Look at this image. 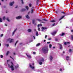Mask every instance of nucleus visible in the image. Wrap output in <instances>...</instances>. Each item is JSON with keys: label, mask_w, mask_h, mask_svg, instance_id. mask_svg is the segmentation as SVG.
Here are the masks:
<instances>
[{"label": "nucleus", "mask_w": 73, "mask_h": 73, "mask_svg": "<svg viewBox=\"0 0 73 73\" xmlns=\"http://www.w3.org/2000/svg\"><path fill=\"white\" fill-rule=\"evenodd\" d=\"M42 51L44 53H47L48 52V48L47 47H44L42 49Z\"/></svg>", "instance_id": "obj_1"}, {"label": "nucleus", "mask_w": 73, "mask_h": 73, "mask_svg": "<svg viewBox=\"0 0 73 73\" xmlns=\"http://www.w3.org/2000/svg\"><path fill=\"white\" fill-rule=\"evenodd\" d=\"M10 65H11V66H10ZM8 65L9 68H11V70H12L13 71L14 70V68L13 67L14 65L12 62H11L10 63V64H8Z\"/></svg>", "instance_id": "obj_2"}, {"label": "nucleus", "mask_w": 73, "mask_h": 73, "mask_svg": "<svg viewBox=\"0 0 73 73\" xmlns=\"http://www.w3.org/2000/svg\"><path fill=\"white\" fill-rule=\"evenodd\" d=\"M44 60L43 58H41L40 59V60H39V64L40 65H41L42 64V62H44Z\"/></svg>", "instance_id": "obj_3"}, {"label": "nucleus", "mask_w": 73, "mask_h": 73, "mask_svg": "<svg viewBox=\"0 0 73 73\" xmlns=\"http://www.w3.org/2000/svg\"><path fill=\"white\" fill-rule=\"evenodd\" d=\"M7 41L10 43L12 42H13V39L10 38H8L7 39Z\"/></svg>", "instance_id": "obj_4"}, {"label": "nucleus", "mask_w": 73, "mask_h": 73, "mask_svg": "<svg viewBox=\"0 0 73 73\" xmlns=\"http://www.w3.org/2000/svg\"><path fill=\"white\" fill-rule=\"evenodd\" d=\"M40 26V27H42V25H41V24H38V30L39 31H40V28H39Z\"/></svg>", "instance_id": "obj_5"}, {"label": "nucleus", "mask_w": 73, "mask_h": 73, "mask_svg": "<svg viewBox=\"0 0 73 73\" xmlns=\"http://www.w3.org/2000/svg\"><path fill=\"white\" fill-rule=\"evenodd\" d=\"M58 44V45H59L60 46V49H62V44L59 43Z\"/></svg>", "instance_id": "obj_6"}, {"label": "nucleus", "mask_w": 73, "mask_h": 73, "mask_svg": "<svg viewBox=\"0 0 73 73\" xmlns=\"http://www.w3.org/2000/svg\"><path fill=\"white\" fill-rule=\"evenodd\" d=\"M26 55L27 56V57H28L29 58H31V55H29L27 54H26Z\"/></svg>", "instance_id": "obj_7"}, {"label": "nucleus", "mask_w": 73, "mask_h": 73, "mask_svg": "<svg viewBox=\"0 0 73 73\" xmlns=\"http://www.w3.org/2000/svg\"><path fill=\"white\" fill-rule=\"evenodd\" d=\"M22 17L21 16H19L16 17V19H21Z\"/></svg>", "instance_id": "obj_8"}, {"label": "nucleus", "mask_w": 73, "mask_h": 73, "mask_svg": "<svg viewBox=\"0 0 73 73\" xmlns=\"http://www.w3.org/2000/svg\"><path fill=\"white\" fill-rule=\"evenodd\" d=\"M56 31H55L53 33H51V34L52 35V36H54V35L55 34H56Z\"/></svg>", "instance_id": "obj_9"}, {"label": "nucleus", "mask_w": 73, "mask_h": 73, "mask_svg": "<svg viewBox=\"0 0 73 73\" xmlns=\"http://www.w3.org/2000/svg\"><path fill=\"white\" fill-rule=\"evenodd\" d=\"M13 4H14V2H11L10 3V6H12V5H13Z\"/></svg>", "instance_id": "obj_10"}, {"label": "nucleus", "mask_w": 73, "mask_h": 73, "mask_svg": "<svg viewBox=\"0 0 73 73\" xmlns=\"http://www.w3.org/2000/svg\"><path fill=\"white\" fill-rule=\"evenodd\" d=\"M29 66L32 69H33L35 68V67L34 66H32L31 64L29 65Z\"/></svg>", "instance_id": "obj_11"}, {"label": "nucleus", "mask_w": 73, "mask_h": 73, "mask_svg": "<svg viewBox=\"0 0 73 73\" xmlns=\"http://www.w3.org/2000/svg\"><path fill=\"white\" fill-rule=\"evenodd\" d=\"M31 13H33V12H34V10L32 8L31 9Z\"/></svg>", "instance_id": "obj_12"}, {"label": "nucleus", "mask_w": 73, "mask_h": 73, "mask_svg": "<svg viewBox=\"0 0 73 73\" xmlns=\"http://www.w3.org/2000/svg\"><path fill=\"white\" fill-rule=\"evenodd\" d=\"M42 31H44V30L45 29H46V28H45V27H42Z\"/></svg>", "instance_id": "obj_13"}, {"label": "nucleus", "mask_w": 73, "mask_h": 73, "mask_svg": "<svg viewBox=\"0 0 73 73\" xmlns=\"http://www.w3.org/2000/svg\"><path fill=\"white\" fill-rule=\"evenodd\" d=\"M16 30H17V29H15V31H14L13 32V34H12V36H13V35H14V34H15V32L16 31Z\"/></svg>", "instance_id": "obj_14"}, {"label": "nucleus", "mask_w": 73, "mask_h": 73, "mask_svg": "<svg viewBox=\"0 0 73 73\" xmlns=\"http://www.w3.org/2000/svg\"><path fill=\"white\" fill-rule=\"evenodd\" d=\"M64 17H65V16H63L62 17H61L60 18L59 20V21H60V20H62V19L63 18H64Z\"/></svg>", "instance_id": "obj_15"}, {"label": "nucleus", "mask_w": 73, "mask_h": 73, "mask_svg": "<svg viewBox=\"0 0 73 73\" xmlns=\"http://www.w3.org/2000/svg\"><path fill=\"white\" fill-rule=\"evenodd\" d=\"M67 44H70V42H65L64 43V44L65 45H66Z\"/></svg>", "instance_id": "obj_16"}, {"label": "nucleus", "mask_w": 73, "mask_h": 73, "mask_svg": "<svg viewBox=\"0 0 73 73\" xmlns=\"http://www.w3.org/2000/svg\"><path fill=\"white\" fill-rule=\"evenodd\" d=\"M50 58L51 61L53 59V57L51 56H50Z\"/></svg>", "instance_id": "obj_17"}, {"label": "nucleus", "mask_w": 73, "mask_h": 73, "mask_svg": "<svg viewBox=\"0 0 73 73\" xmlns=\"http://www.w3.org/2000/svg\"><path fill=\"white\" fill-rule=\"evenodd\" d=\"M50 22H51L52 23H54V22H56V21L54 20H52L50 21Z\"/></svg>", "instance_id": "obj_18"}, {"label": "nucleus", "mask_w": 73, "mask_h": 73, "mask_svg": "<svg viewBox=\"0 0 73 73\" xmlns=\"http://www.w3.org/2000/svg\"><path fill=\"white\" fill-rule=\"evenodd\" d=\"M28 31L29 32H31L32 31V30L31 29H29L28 30Z\"/></svg>", "instance_id": "obj_19"}, {"label": "nucleus", "mask_w": 73, "mask_h": 73, "mask_svg": "<svg viewBox=\"0 0 73 73\" xmlns=\"http://www.w3.org/2000/svg\"><path fill=\"white\" fill-rule=\"evenodd\" d=\"M9 53V51H7V53L6 54V55L7 56L8 55V54Z\"/></svg>", "instance_id": "obj_20"}, {"label": "nucleus", "mask_w": 73, "mask_h": 73, "mask_svg": "<svg viewBox=\"0 0 73 73\" xmlns=\"http://www.w3.org/2000/svg\"><path fill=\"white\" fill-rule=\"evenodd\" d=\"M65 35V33H62V34H60V35L61 36H64V35Z\"/></svg>", "instance_id": "obj_21"}, {"label": "nucleus", "mask_w": 73, "mask_h": 73, "mask_svg": "<svg viewBox=\"0 0 73 73\" xmlns=\"http://www.w3.org/2000/svg\"><path fill=\"white\" fill-rule=\"evenodd\" d=\"M26 18H27V19H29V16H28V15H27L26 16Z\"/></svg>", "instance_id": "obj_22"}, {"label": "nucleus", "mask_w": 73, "mask_h": 73, "mask_svg": "<svg viewBox=\"0 0 73 73\" xmlns=\"http://www.w3.org/2000/svg\"><path fill=\"white\" fill-rule=\"evenodd\" d=\"M40 43H38L36 45V46H40Z\"/></svg>", "instance_id": "obj_23"}, {"label": "nucleus", "mask_w": 73, "mask_h": 73, "mask_svg": "<svg viewBox=\"0 0 73 73\" xmlns=\"http://www.w3.org/2000/svg\"><path fill=\"white\" fill-rule=\"evenodd\" d=\"M69 56H66V60H69Z\"/></svg>", "instance_id": "obj_24"}, {"label": "nucleus", "mask_w": 73, "mask_h": 73, "mask_svg": "<svg viewBox=\"0 0 73 73\" xmlns=\"http://www.w3.org/2000/svg\"><path fill=\"white\" fill-rule=\"evenodd\" d=\"M19 66L18 65H17L16 66H15V68H19Z\"/></svg>", "instance_id": "obj_25"}, {"label": "nucleus", "mask_w": 73, "mask_h": 73, "mask_svg": "<svg viewBox=\"0 0 73 73\" xmlns=\"http://www.w3.org/2000/svg\"><path fill=\"white\" fill-rule=\"evenodd\" d=\"M36 36H38V32H37V31H36Z\"/></svg>", "instance_id": "obj_26"}, {"label": "nucleus", "mask_w": 73, "mask_h": 73, "mask_svg": "<svg viewBox=\"0 0 73 73\" xmlns=\"http://www.w3.org/2000/svg\"><path fill=\"white\" fill-rule=\"evenodd\" d=\"M42 20H44V21H48V20H46V19H43Z\"/></svg>", "instance_id": "obj_27"}, {"label": "nucleus", "mask_w": 73, "mask_h": 73, "mask_svg": "<svg viewBox=\"0 0 73 73\" xmlns=\"http://www.w3.org/2000/svg\"><path fill=\"white\" fill-rule=\"evenodd\" d=\"M42 20H44V21H48V20H46V19H43Z\"/></svg>", "instance_id": "obj_28"}, {"label": "nucleus", "mask_w": 73, "mask_h": 73, "mask_svg": "<svg viewBox=\"0 0 73 73\" xmlns=\"http://www.w3.org/2000/svg\"><path fill=\"white\" fill-rule=\"evenodd\" d=\"M19 42V41L18 40H17V41L16 42V43L15 44V46H16V44H17V42Z\"/></svg>", "instance_id": "obj_29"}, {"label": "nucleus", "mask_w": 73, "mask_h": 73, "mask_svg": "<svg viewBox=\"0 0 73 73\" xmlns=\"http://www.w3.org/2000/svg\"><path fill=\"white\" fill-rule=\"evenodd\" d=\"M29 6L30 7H31V6H32V4L31 3L29 4Z\"/></svg>", "instance_id": "obj_30"}, {"label": "nucleus", "mask_w": 73, "mask_h": 73, "mask_svg": "<svg viewBox=\"0 0 73 73\" xmlns=\"http://www.w3.org/2000/svg\"><path fill=\"white\" fill-rule=\"evenodd\" d=\"M26 8L27 9V10H28L29 9V7L28 6H26Z\"/></svg>", "instance_id": "obj_31"}, {"label": "nucleus", "mask_w": 73, "mask_h": 73, "mask_svg": "<svg viewBox=\"0 0 73 73\" xmlns=\"http://www.w3.org/2000/svg\"><path fill=\"white\" fill-rule=\"evenodd\" d=\"M2 22H3L2 19L1 18H0V23H2Z\"/></svg>", "instance_id": "obj_32"}, {"label": "nucleus", "mask_w": 73, "mask_h": 73, "mask_svg": "<svg viewBox=\"0 0 73 73\" xmlns=\"http://www.w3.org/2000/svg\"><path fill=\"white\" fill-rule=\"evenodd\" d=\"M52 44H50L49 45V48H51V47H52Z\"/></svg>", "instance_id": "obj_33"}, {"label": "nucleus", "mask_w": 73, "mask_h": 73, "mask_svg": "<svg viewBox=\"0 0 73 73\" xmlns=\"http://www.w3.org/2000/svg\"><path fill=\"white\" fill-rule=\"evenodd\" d=\"M7 20L8 21H9V18H8V17L7 18Z\"/></svg>", "instance_id": "obj_34"}, {"label": "nucleus", "mask_w": 73, "mask_h": 73, "mask_svg": "<svg viewBox=\"0 0 73 73\" xmlns=\"http://www.w3.org/2000/svg\"><path fill=\"white\" fill-rule=\"evenodd\" d=\"M71 40H73V35H72L71 36Z\"/></svg>", "instance_id": "obj_35"}, {"label": "nucleus", "mask_w": 73, "mask_h": 73, "mask_svg": "<svg viewBox=\"0 0 73 73\" xmlns=\"http://www.w3.org/2000/svg\"><path fill=\"white\" fill-rule=\"evenodd\" d=\"M37 20H38V21H41V20L38 19H37Z\"/></svg>", "instance_id": "obj_36"}, {"label": "nucleus", "mask_w": 73, "mask_h": 73, "mask_svg": "<svg viewBox=\"0 0 73 73\" xmlns=\"http://www.w3.org/2000/svg\"><path fill=\"white\" fill-rule=\"evenodd\" d=\"M72 50L71 49H70L69 50V52H71V51H72Z\"/></svg>", "instance_id": "obj_37"}, {"label": "nucleus", "mask_w": 73, "mask_h": 73, "mask_svg": "<svg viewBox=\"0 0 73 73\" xmlns=\"http://www.w3.org/2000/svg\"><path fill=\"white\" fill-rule=\"evenodd\" d=\"M21 1H22V4H24V2H23V0H21Z\"/></svg>", "instance_id": "obj_38"}, {"label": "nucleus", "mask_w": 73, "mask_h": 73, "mask_svg": "<svg viewBox=\"0 0 73 73\" xmlns=\"http://www.w3.org/2000/svg\"><path fill=\"white\" fill-rule=\"evenodd\" d=\"M61 13H63V14H65V13L64 12V11L61 12Z\"/></svg>", "instance_id": "obj_39"}, {"label": "nucleus", "mask_w": 73, "mask_h": 73, "mask_svg": "<svg viewBox=\"0 0 73 73\" xmlns=\"http://www.w3.org/2000/svg\"><path fill=\"white\" fill-rule=\"evenodd\" d=\"M35 20H33L32 21V22H33V24H34V23H35Z\"/></svg>", "instance_id": "obj_40"}, {"label": "nucleus", "mask_w": 73, "mask_h": 73, "mask_svg": "<svg viewBox=\"0 0 73 73\" xmlns=\"http://www.w3.org/2000/svg\"><path fill=\"white\" fill-rule=\"evenodd\" d=\"M55 40L56 41H58V39L56 38L55 39Z\"/></svg>", "instance_id": "obj_41"}, {"label": "nucleus", "mask_w": 73, "mask_h": 73, "mask_svg": "<svg viewBox=\"0 0 73 73\" xmlns=\"http://www.w3.org/2000/svg\"><path fill=\"white\" fill-rule=\"evenodd\" d=\"M3 20H5V17H4L3 18Z\"/></svg>", "instance_id": "obj_42"}, {"label": "nucleus", "mask_w": 73, "mask_h": 73, "mask_svg": "<svg viewBox=\"0 0 73 73\" xmlns=\"http://www.w3.org/2000/svg\"><path fill=\"white\" fill-rule=\"evenodd\" d=\"M1 37H3V34H1L0 35Z\"/></svg>", "instance_id": "obj_43"}, {"label": "nucleus", "mask_w": 73, "mask_h": 73, "mask_svg": "<svg viewBox=\"0 0 73 73\" xmlns=\"http://www.w3.org/2000/svg\"><path fill=\"white\" fill-rule=\"evenodd\" d=\"M51 39H52V38H48V40H51Z\"/></svg>", "instance_id": "obj_44"}, {"label": "nucleus", "mask_w": 73, "mask_h": 73, "mask_svg": "<svg viewBox=\"0 0 73 73\" xmlns=\"http://www.w3.org/2000/svg\"><path fill=\"white\" fill-rule=\"evenodd\" d=\"M6 46H7V47H8L9 46V44H7L6 45Z\"/></svg>", "instance_id": "obj_45"}, {"label": "nucleus", "mask_w": 73, "mask_h": 73, "mask_svg": "<svg viewBox=\"0 0 73 73\" xmlns=\"http://www.w3.org/2000/svg\"><path fill=\"white\" fill-rule=\"evenodd\" d=\"M25 11V9H22V11Z\"/></svg>", "instance_id": "obj_46"}, {"label": "nucleus", "mask_w": 73, "mask_h": 73, "mask_svg": "<svg viewBox=\"0 0 73 73\" xmlns=\"http://www.w3.org/2000/svg\"><path fill=\"white\" fill-rule=\"evenodd\" d=\"M1 58H3V56L2 55L1 56Z\"/></svg>", "instance_id": "obj_47"}, {"label": "nucleus", "mask_w": 73, "mask_h": 73, "mask_svg": "<svg viewBox=\"0 0 73 73\" xmlns=\"http://www.w3.org/2000/svg\"><path fill=\"white\" fill-rule=\"evenodd\" d=\"M33 53L34 54H36V52H33Z\"/></svg>", "instance_id": "obj_48"}, {"label": "nucleus", "mask_w": 73, "mask_h": 73, "mask_svg": "<svg viewBox=\"0 0 73 73\" xmlns=\"http://www.w3.org/2000/svg\"><path fill=\"white\" fill-rule=\"evenodd\" d=\"M46 37H47V35H45V38H46Z\"/></svg>", "instance_id": "obj_49"}, {"label": "nucleus", "mask_w": 73, "mask_h": 73, "mask_svg": "<svg viewBox=\"0 0 73 73\" xmlns=\"http://www.w3.org/2000/svg\"><path fill=\"white\" fill-rule=\"evenodd\" d=\"M54 25H55V23H54V24L52 25V26H54Z\"/></svg>", "instance_id": "obj_50"}, {"label": "nucleus", "mask_w": 73, "mask_h": 73, "mask_svg": "<svg viewBox=\"0 0 73 73\" xmlns=\"http://www.w3.org/2000/svg\"><path fill=\"white\" fill-rule=\"evenodd\" d=\"M50 42H47V44H50Z\"/></svg>", "instance_id": "obj_51"}, {"label": "nucleus", "mask_w": 73, "mask_h": 73, "mask_svg": "<svg viewBox=\"0 0 73 73\" xmlns=\"http://www.w3.org/2000/svg\"><path fill=\"white\" fill-rule=\"evenodd\" d=\"M33 37H34V39H35V36H33Z\"/></svg>", "instance_id": "obj_52"}, {"label": "nucleus", "mask_w": 73, "mask_h": 73, "mask_svg": "<svg viewBox=\"0 0 73 73\" xmlns=\"http://www.w3.org/2000/svg\"><path fill=\"white\" fill-rule=\"evenodd\" d=\"M41 23H45V22L43 21H42Z\"/></svg>", "instance_id": "obj_53"}, {"label": "nucleus", "mask_w": 73, "mask_h": 73, "mask_svg": "<svg viewBox=\"0 0 73 73\" xmlns=\"http://www.w3.org/2000/svg\"><path fill=\"white\" fill-rule=\"evenodd\" d=\"M40 1V0H37V2H38V1Z\"/></svg>", "instance_id": "obj_54"}, {"label": "nucleus", "mask_w": 73, "mask_h": 73, "mask_svg": "<svg viewBox=\"0 0 73 73\" xmlns=\"http://www.w3.org/2000/svg\"><path fill=\"white\" fill-rule=\"evenodd\" d=\"M13 54H14V55H16V54L15 53H13Z\"/></svg>", "instance_id": "obj_55"}, {"label": "nucleus", "mask_w": 73, "mask_h": 73, "mask_svg": "<svg viewBox=\"0 0 73 73\" xmlns=\"http://www.w3.org/2000/svg\"><path fill=\"white\" fill-rule=\"evenodd\" d=\"M60 71H62V69H60Z\"/></svg>", "instance_id": "obj_56"}, {"label": "nucleus", "mask_w": 73, "mask_h": 73, "mask_svg": "<svg viewBox=\"0 0 73 73\" xmlns=\"http://www.w3.org/2000/svg\"><path fill=\"white\" fill-rule=\"evenodd\" d=\"M53 49H54V48H55V47L54 46L53 47Z\"/></svg>", "instance_id": "obj_57"}, {"label": "nucleus", "mask_w": 73, "mask_h": 73, "mask_svg": "<svg viewBox=\"0 0 73 73\" xmlns=\"http://www.w3.org/2000/svg\"><path fill=\"white\" fill-rule=\"evenodd\" d=\"M71 32H73V30H71Z\"/></svg>", "instance_id": "obj_58"}, {"label": "nucleus", "mask_w": 73, "mask_h": 73, "mask_svg": "<svg viewBox=\"0 0 73 73\" xmlns=\"http://www.w3.org/2000/svg\"><path fill=\"white\" fill-rule=\"evenodd\" d=\"M5 26H7V24H5Z\"/></svg>", "instance_id": "obj_59"}, {"label": "nucleus", "mask_w": 73, "mask_h": 73, "mask_svg": "<svg viewBox=\"0 0 73 73\" xmlns=\"http://www.w3.org/2000/svg\"><path fill=\"white\" fill-rule=\"evenodd\" d=\"M17 8V6L15 7V8Z\"/></svg>", "instance_id": "obj_60"}, {"label": "nucleus", "mask_w": 73, "mask_h": 73, "mask_svg": "<svg viewBox=\"0 0 73 73\" xmlns=\"http://www.w3.org/2000/svg\"><path fill=\"white\" fill-rule=\"evenodd\" d=\"M71 5H73V3H71Z\"/></svg>", "instance_id": "obj_61"}, {"label": "nucleus", "mask_w": 73, "mask_h": 73, "mask_svg": "<svg viewBox=\"0 0 73 73\" xmlns=\"http://www.w3.org/2000/svg\"><path fill=\"white\" fill-rule=\"evenodd\" d=\"M9 61V60H7V62H8Z\"/></svg>", "instance_id": "obj_62"}, {"label": "nucleus", "mask_w": 73, "mask_h": 73, "mask_svg": "<svg viewBox=\"0 0 73 73\" xmlns=\"http://www.w3.org/2000/svg\"><path fill=\"white\" fill-rule=\"evenodd\" d=\"M44 42H45V41H46V40H44Z\"/></svg>", "instance_id": "obj_63"}, {"label": "nucleus", "mask_w": 73, "mask_h": 73, "mask_svg": "<svg viewBox=\"0 0 73 73\" xmlns=\"http://www.w3.org/2000/svg\"><path fill=\"white\" fill-rule=\"evenodd\" d=\"M63 53H65V52L64 51L63 52Z\"/></svg>", "instance_id": "obj_64"}]
</instances>
